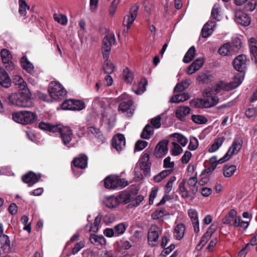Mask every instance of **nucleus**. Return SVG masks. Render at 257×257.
Returning a JSON list of instances; mask_svg holds the SVG:
<instances>
[{"mask_svg": "<svg viewBox=\"0 0 257 257\" xmlns=\"http://www.w3.org/2000/svg\"><path fill=\"white\" fill-rule=\"evenodd\" d=\"M243 77H235L234 81L232 83H225L221 82L219 84L211 87L206 88L204 91V97L202 99V106L208 108L218 103L219 99L216 96L221 90L229 91L238 86L242 82Z\"/></svg>", "mask_w": 257, "mask_h": 257, "instance_id": "1", "label": "nucleus"}, {"mask_svg": "<svg viewBox=\"0 0 257 257\" xmlns=\"http://www.w3.org/2000/svg\"><path fill=\"white\" fill-rule=\"evenodd\" d=\"M39 127L41 130L52 133L59 132L63 144L66 146L70 142L73 137V134L70 128L61 124L52 125L49 123L41 122L39 124Z\"/></svg>", "mask_w": 257, "mask_h": 257, "instance_id": "2", "label": "nucleus"}, {"mask_svg": "<svg viewBox=\"0 0 257 257\" xmlns=\"http://www.w3.org/2000/svg\"><path fill=\"white\" fill-rule=\"evenodd\" d=\"M9 102L19 107H30L33 105L29 90L12 93L8 97Z\"/></svg>", "mask_w": 257, "mask_h": 257, "instance_id": "3", "label": "nucleus"}, {"mask_svg": "<svg viewBox=\"0 0 257 257\" xmlns=\"http://www.w3.org/2000/svg\"><path fill=\"white\" fill-rule=\"evenodd\" d=\"M13 120L20 124H29L35 122L37 116L35 112L27 110L18 111L13 113Z\"/></svg>", "mask_w": 257, "mask_h": 257, "instance_id": "4", "label": "nucleus"}, {"mask_svg": "<svg viewBox=\"0 0 257 257\" xmlns=\"http://www.w3.org/2000/svg\"><path fill=\"white\" fill-rule=\"evenodd\" d=\"M48 91L51 98L55 100H61L66 95V91L63 86L56 81L50 83Z\"/></svg>", "mask_w": 257, "mask_h": 257, "instance_id": "5", "label": "nucleus"}, {"mask_svg": "<svg viewBox=\"0 0 257 257\" xmlns=\"http://www.w3.org/2000/svg\"><path fill=\"white\" fill-rule=\"evenodd\" d=\"M104 184L107 189H115L118 187H125L128 185V182L125 179L119 178L116 176L110 175L105 178Z\"/></svg>", "mask_w": 257, "mask_h": 257, "instance_id": "6", "label": "nucleus"}, {"mask_svg": "<svg viewBox=\"0 0 257 257\" xmlns=\"http://www.w3.org/2000/svg\"><path fill=\"white\" fill-rule=\"evenodd\" d=\"M115 42V36L113 34H107L104 37L101 47V52L103 58L109 57L111 46L114 45Z\"/></svg>", "mask_w": 257, "mask_h": 257, "instance_id": "7", "label": "nucleus"}, {"mask_svg": "<svg viewBox=\"0 0 257 257\" xmlns=\"http://www.w3.org/2000/svg\"><path fill=\"white\" fill-rule=\"evenodd\" d=\"M242 142L239 139H235L233 141L231 146L229 147L226 154L219 160V163H223L229 160L231 156L238 153L242 147Z\"/></svg>", "mask_w": 257, "mask_h": 257, "instance_id": "8", "label": "nucleus"}, {"mask_svg": "<svg viewBox=\"0 0 257 257\" xmlns=\"http://www.w3.org/2000/svg\"><path fill=\"white\" fill-rule=\"evenodd\" d=\"M162 232V227L157 225H152L148 234V240L150 244L155 245L160 234Z\"/></svg>", "mask_w": 257, "mask_h": 257, "instance_id": "9", "label": "nucleus"}, {"mask_svg": "<svg viewBox=\"0 0 257 257\" xmlns=\"http://www.w3.org/2000/svg\"><path fill=\"white\" fill-rule=\"evenodd\" d=\"M138 10V6L136 5L132 6L130 9L129 15L125 16L124 17L123 25L124 27L126 28V30L124 29V31L127 32L128 29L131 27L132 24L137 16Z\"/></svg>", "mask_w": 257, "mask_h": 257, "instance_id": "10", "label": "nucleus"}, {"mask_svg": "<svg viewBox=\"0 0 257 257\" xmlns=\"http://www.w3.org/2000/svg\"><path fill=\"white\" fill-rule=\"evenodd\" d=\"M112 145L117 152L121 151L125 145V140L124 136L121 134H117L114 136L112 140Z\"/></svg>", "mask_w": 257, "mask_h": 257, "instance_id": "11", "label": "nucleus"}, {"mask_svg": "<svg viewBox=\"0 0 257 257\" xmlns=\"http://www.w3.org/2000/svg\"><path fill=\"white\" fill-rule=\"evenodd\" d=\"M128 96L127 94H123L117 98L118 101L126 100V101H123L120 103L118 106L119 111H121L123 113L130 109L133 104V101L132 100L128 99Z\"/></svg>", "mask_w": 257, "mask_h": 257, "instance_id": "12", "label": "nucleus"}, {"mask_svg": "<svg viewBox=\"0 0 257 257\" xmlns=\"http://www.w3.org/2000/svg\"><path fill=\"white\" fill-rule=\"evenodd\" d=\"M41 177L40 174H36L33 172L30 171L22 177V180L24 182L28 184L29 187H31L39 181Z\"/></svg>", "mask_w": 257, "mask_h": 257, "instance_id": "13", "label": "nucleus"}, {"mask_svg": "<svg viewBox=\"0 0 257 257\" xmlns=\"http://www.w3.org/2000/svg\"><path fill=\"white\" fill-rule=\"evenodd\" d=\"M235 19L237 23L243 26H247L250 23V19L248 16L240 10L235 12Z\"/></svg>", "mask_w": 257, "mask_h": 257, "instance_id": "14", "label": "nucleus"}, {"mask_svg": "<svg viewBox=\"0 0 257 257\" xmlns=\"http://www.w3.org/2000/svg\"><path fill=\"white\" fill-rule=\"evenodd\" d=\"M246 57L241 54L237 56L233 61L234 69L238 71L242 72L246 67Z\"/></svg>", "mask_w": 257, "mask_h": 257, "instance_id": "15", "label": "nucleus"}, {"mask_svg": "<svg viewBox=\"0 0 257 257\" xmlns=\"http://www.w3.org/2000/svg\"><path fill=\"white\" fill-rule=\"evenodd\" d=\"M1 56L3 62L6 65V68L7 70H12L14 68V64L12 62V55L9 50L3 49L1 51Z\"/></svg>", "mask_w": 257, "mask_h": 257, "instance_id": "16", "label": "nucleus"}, {"mask_svg": "<svg viewBox=\"0 0 257 257\" xmlns=\"http://www.w3.org/2000/svg\"><path fill=\"white\" fill-rule=\"evenodd\" d=\"M121 197H122V196L106 197L104 198L102 201L103 204L106 207L108 208H114L119 205L120 203V198Z\"/></svg>", "mask_w": 257, "mask_h": 257, "instance_id": "17", "label": "nucleus"}, {"mask_svg": "<svg viewBox=\"0 0 257 257\" xmlns=\"http://www.w3.org/2000/svg\"><path fill=\"white\" fill-rule=\"evenodd\" d=\"M185 230L186 227L183 223L177 224L174 228V237L177 240H180L183 237Z\"/></svg>", "mask_w": 257, "mask_h": 257, "instance_id": "18", "label": "nucleus"}, {"mask_svg": "<svg viewBox=\"0 0 257 257\" xmlns=\"http://www.w3.org/2000/svg\"><path fill=\"white\" fill-rule=\"evenodd\" d=\"M73 163L76 168L84 169L87 165V158L85 155H80L73 160Z\"/></svg>", "mask_w": 257, "mask_h": 257, "instance_id": "19", "label": "nucleus"}, {"mask_svg": "<svg viewBox=\"0 0 257 257\" xmlns=\"http://www.w3.org/2000/svg\"><path fill=\"white\" fill-rule=\"evenodd\" d=\"M215 26L214 22L210 21L205 24L202 29V37L207 38L211 35Z\"/></svg>", "mask_w": 257, "mask_h": 257, "instance_id": "20", "label": "nucleus"}, {"mask_svg": "<svg viewBox=\"0 0 257 257\" xmlns=\"http://www.w3.org/2000/svg\"><path fill=\"white\" fill-rule=\"evenodd\" d=\"M204 61L202 58H197L188 67V73L192 74L198 70L203 65Z\"/></svg>", "mask_w": 257, "mask_h": 257, "instance_id": "21", "label": "nucleus"}, {"mask_svg": "<svg viewBox=\"0 0 257 257\" xmlns=\"http://www.w3.org/2000/svg\"><path fill=\"white\" fill-rule=\"evenodd\" d=\"M149 155L147 153H145L143 156H142L139 160L141 169L144 170L146 172H148L150 170L151 167V163L149 162Z\"/></svg>", "mask_w": 257, "mask_h": 257, "instance_id": "22", "label": "nucleus"}, {"mask_svg": "<svg viewBox=\"0 0 257 257\" xmlns=\"http://www.w3.org/2000/svg\"><path fill=\"white\" fill-rule=\"evenodd\" d=\"M168 152L167 143L161 142L156 146V155L157 157H162Z\"/></svg>", "mask_w": 257, "mask_h": 257, "instance_id": "23", "label": "nucleus"}, {"mask_svg": "<svg viewBox=\"0 0 257 257\" xmlns=\"http://www.w3.org/2000/svg\"><path fill=\"white\" fill-rule=\"evenodd\" d=\"M11 80L7 72L0 68V84L3 87L8 88L11 85Z\"/></svg>", "mask_w": 257, "mask_h": 257, "instance_id": "24", "label": "nucleus"}, {"mask_svg": "<svg viewBox=\"0 0 257 257\" xmlns=\"http://www.w3.org/2000/svg\"><path fill=\"white\" fill-rule=\"evenodd\" d=\"M190 98V95L188 93H183L172 96L170 99L169 102L174 103H178L181 102L185 101Z\"/></svg>", "mask_w": 257, "mask_h": 257, "instance_id": "25", "label": "nucleus"}, {"mask_svg": "<svg viewBox=\"0 0 257 257\" xmlns=\"http://www.w3.org/2000/svg\"><path fill=\"white\" fill-rule=\"evenodd\" d=\"M14 83L20 90H22L23 91L29 90L27 89L26 82L20 75H16L14 76Z\"/></svg>", "mask_w": 257, "mask_h": 257, "instance_id": "26", "label": "nucleus"}, {"mask_svg": "<svg viewBox=\"0 0 257 257\" xmlns=\"http://www.w3.org/2000/svg\"><path fill=\"white\" fill-rule=\"evenodd\" d=\"M190 112V109L188 106H180L177 108L175 114L177 118L182 120Z\"/></svg>", "mask_w": 257, "mask_h": 257, "instance_id": "27", "label": "nucleus"}, {"mask_svg": "<svg viewBox=\"0 0 257 257\" xmlns=\"http://www.w3.org/2000/svg\"><path fill=\"white\" fill-rule=\"evenodd\" d=\"M249 224V221H243L239 216L235 217L232 225L235 227H240L243 229H246Z\"/></svg>", "mask_w": 257, "mask_h": 257, "instance_id": "28", "label": "nucleus"}, {"mask_svg": "<svg viewBox=\"0 0 257 257\" xmlns=\"http://www.w3.org/2000/svg\"><path fill=\"white\" fill-rule=\"evenodd\" d=\"M224 140L225 138L223 137L216 138L208 151L212 153L216 151L222 146Z\"/></svg>", "mask_w": 257, "mask_h": 257, "instance_id": "29", "label": "nucleus"}, {"mask_svg": "<svg viewBox=\"0 0 257 257\" xmlns=\"http://www.w3.org/2000/svg\"><path fill=\"white\" fill-rule=\"evenodd\" d=\"M108 58L109 57L103 58L104 65L103 69L105 74H110L114 71V67Z\"/></svg>", "mask_w": 257, "mask_h": 257, "instance_id": "30", "label": "nucleus"}, {"mask_svg": "<svg viewBox=\"0 0 257 257\" xmlns=\"http://www.w3.org/2000/svg\"><path fill=\"white\" fill-rule=\"evenodd\" d=\"M21 62L22 67L24 69L30 73L33 72L34 66L33 64L28 60L26 57L24 56L22 58Z\"/></svg>", "mask_w": 257, "mask_h": 257, "instance_id": "31", "label": "nucleus"}, {"mask_svg": "<svg viewBox=\"0 0 257 257\" xmlns=\"http://www.w3.org/2000/svg\"><path fill=\"white\" fill-rule=\"evenodd\" d=\"M195 48L192 46L187 52L183 58V62L185 63L190 62L194 58L195 55Z\"/></svg>", "mask_w": 257, "mask_h": 257, "instance_id": "32", "label": "nucleus"}, {"mask_svg": "<svg viewBox=\"0 0 257 257\" xmlns=\"http://www.w3.org/2000/svg\"><path fill=\"white\" fill-rule=\"evenodd\" d=\"M170 137L174 138V141L180 143L183 147L185 146L188 143V139L180 134H173L170 135Z\"/></svg>", "mask_w": 257, "mask_h": 257, "instance_id": "33", "label": "nucleus"}, {"mask_svg": "<svg viewBox=\"0 0 257 257\" xmlns=\"http://www.w3.org/2000/svg\"><path fill=\"white\" fill-rule=\"evenodd\" d=\"M0 242L2 245V248L6 252L9 250L10 248V241L6 235L0 236Z\"/></svg>", "mask_w": 257, "mask_h": 257, "instance_id": "34", "label": "nucleus"}, {"mask_svg": "<svg viewBox=\"0 0 257 257\" xmlns=\"http://www.w3.org/2000/svg\"><path fill=\"white\" fill-rule=\"evenodd\" d=\"M153 128L150 124H147L144 128L141 133V137L143 139H148L153 134Z\"/></svg>", "mask_w": 257, "mask_h": 257, "instance_id": "35", "label": "nucleus"}, {"mask_svg": "<svg viewBox=\"0 0 257 257\" xmlns=\"http://www.w3.org/2000/svg\"><path fill=\"white\" fill-rule=\"evenodd\" d=\"M236 211L234 209H231L228 213L223 218L222 223L225 224L231 225V222L236 215Z\"/></svg>", "mask_w": 257, "mask_h": 257, "instance_id": "36", "label": "nucleus"}, {"mask_svg": "<svg viewBox=\"0 0 257 257\" xmlns=\"http://www.w3.org/2000/svg\"><path fill=\"white\" fill-rule=\"evenodd\" d=\"M209 162L210 165L208 168L205 169V172L207 174L212 172L216 168L217 164H220L216 156L210 158L209 160Z\"/></svg>", "mask_w": 257, "mask_h": 257, "instance_id": "37", "label": "nucleus"}, {"mask_svg": "<svg viewBox=\"0 0 257 257\" xmlns=\"http://www.w3.org/2000/svg\"><path fill=\"white\" fill-rule=\"evenodd\" d=\"M171 152L173 156H178L182 152V147L175 141L171 143Z\"/></svg>", "mask_w": 257, "mask_h": 257, "instance_id": "38", "label": "nucleus"}, {"mask_svg": "<svg viewBox=\"0 0 257 257\" xmlns=\"http://www.w3.org/2000/svg\"><path fill=\"white\" fill-rule=\"evenodd\" d=\"M122 76L124 81L127 83H131L134 79L133 73L128 68L123 70Z\"/></svg>", "mask_w": 257, "mask_h": 257, "instance_id": "39", "label": "nucleus"}, {"mask_svg": "<svg viewBox=\"0 0 257 257\" xmlns=\"http://www.w3.org/2000/svg\"><path fill=\"white\" fill-rule=\"evenodd\" d=\"M19 12L21 16H25L27 14V11L29 10L30 8L27 5L25 0H19Z\"/></svg>", "mask_w": 257, "mask_h": 257, "instance_id": "40", "label": "nucleus"}, {"mask_svg": "<svg viewBox=\"0 0 257 257\" xmlns=\"http://www.w3.org/2000/svg\"><path fill=\"white\" fill-rule=\"evenodd\" d=\"M54 19L56 22L62 25L65 26L67 24L68 19L67 17L61 14H55L53 15Z\"/></svg>", "mask_w": 257, "mask_h": 257, "instance_id": "41", "label": "nucleus"}, {"mask_svg": "<svg viewBox=\"0 0 257 257\" xmlns=\"http://www.w3.org/2000/svg\"><path fill=\"white\" fill-rule=\"evenodd\" d=\"M218 53L222 55H227L233 54L230 48V44L226 43L221 47L218 50Z\"/></svg>", "mask_w": 257, "mask_h": 257, "instance_id": "42", "label": "nucleus"}, {"mask_svg": "<svg viewBox=\"0 0 257 257\" xmlns=\"http://www.w3.org/2000/svg\"><path fill=\"white\" fill-rule=\"evenodd\" d=\"M172 171L170 170L162 171L154 177V180L156 182H161L164 178L169 176Z\"/></svg>", "mask_w": 257, "mask_h": 257, "instance_id": "43", "label": "nucleus"}, {"mask_svg": "<svg viewBox=\"0 0 257 257\" xmlns=\"http://www.w3.org/2000/svg\"><path fill=\"white\" fill-rule=\"evenodd\" d=\"M241 47V40L238 38H234L232 41L231 45H230V48L233 53H235L238 52V50L240 49Z\"/></svg>", "mask_w": 257, "mask_h": 257, "instance_id": "44", "label": "nucleus"}, {"mask_svg": "<svg viewBox=\"0 0 257 257\" xmlns=\"http://www.w3.org/2000/svg\"><path fill=\"white\" fill-rule=\"evenodd\" d=\"M186 180L183 179L179 185V190L181 196L183 198H187L189 197V192L186 189L185 185Z\"/></svg>", "mask_w": 257, "mask_h": 257, "instance_id": "45", "label": "nucleus"}, {"mask_svg": "<svg viewBox=\"0 0 257 257\" xmlns=\"http://www.w3.org/2000/svg\"><path fill=\"white\" fill-rule=\"evenodd\" d=\"M126 226L123 223H119L114 227L115 236H118L123 234L126 230Z\"/></svg>", "mask_w": 257, "mask_h": 257, "instance_id": "46", "label": "nucleus"}, {"mask_svg": "<svg viewBox=\"0 0 257 257\" xmlns=\"http://www.w3.org/2000/svg\"><path fill=\"white\" fill-rule=\"evenodd\" d=\"M191 118L194 122L199 124H205L207 122V119L205 116L200 115H192Z\"/></svg>", "mask_w": 257, "mask_h": 257, "instance_id": "47", "label": "nucleus"}, {"mask_svg": "<svg viewBox=\"0 0 257 257\" xmlns=\"http://www.w3.org/2000/svg\"><path fill=\"white\" fill-rule=\"evenodd\" d=\"M236 170V166L231 165L229 167H225L223 170V175L226 177L231 176Z\"/></svg>", "mask_w": 257, "mask_h": 257, "instance_id": "48", "label": "nucleus"}, {"mask_svg": "<svg viewBox=\"0 0 257 257\" xmlns=\"http://www.w3.org/2000/svg\"><path fill=\"white\" fill-rule=\"evenodd\" d=\"M220 7L219 4H216L214 5L211 11V18L216 20H219L218 17L219 16Z\"/></svg>", "mask_w": 257, "mask_h": 257, "instance_id": "49", "label": "nucleus"}, {"mask_svg": "<svg viewBox=\"0 0 257 257\" xmlns=\"http://www.w3.org/2000/svg\"><path fill=\"white\" fill-rule=\"evenodd\" d=\"M84 108L85 104L83 101L73 99L72 110H81Z\"/></svg>", "mask_w": 257, "mask_h": 257, "instance_id": "50", "label": "nucleus"}, {"mask_svg": "<svg viewBox=\"0 0 257 257\" xmlns=\"http://www.w3.org/2000/svg\"><path fill=\"white\" fill-rule=\"evenodd\" d=\"M210 237L211 236H209V233H205L202 237L200 242L197 245L196 248L197 249H201L206 244Z\"/></svg>", "mask_w": 257, "mask_h": 257, "instance_id": "51", "label": "nucleus"}, {"mask_svg": "<svg viewBox=\"0 0 257 257\" xmlns=\"http://www.w3.org/2000/svg\"><path fill=\"white\" fill-rule=\"evenodd\" d=\"M198 147V141L195 137H191L190 143L188 146V149L191 151L195 150Z\"/></svg>", "mask_w": 257, "mask_h": 257, "instance_id": "52", "label": "nucleus"}, {"mask_svg": "<svg viewBox=\"0 0 257 257\" xmlns=\"http://www.w3.org/2000/svg\"><path fill=\"white\" fill-rule=\"evenodd\" d=\"M85 246L84 241H81L79 242L76 243L74 246L72 248V252L73 254L77 253L79 252L81 249Z\"/></svg>", "mask_w": 257, "mask_h": 257, "instance_id": "53", "label": "nucleus"}, {"mask_svg": "<svg viewBox=\"0 0 257 257\" xmlns=\"http://www.w3.org/2000/svg\"><path fill=\"white\" fill-rule=\"evenodd\" d=\"M161 117L160 115L152 118L151 120V123L155 128H159L161 126Z\"/></svg>", "mask_w": 257, "mask_h": 257, "instance_id": "54", "label": "nucleus"}, {"mask_svg": "<svg viewBox=\"0 0 257 257\" xmlns=\"http://www.w3.org/2000/svg\"><path fill=\"white\" fill-rule=\"evenodd\" d=\"M148 145V143L145 141L139 140L135 144V149L138 151H142Z\"/></svg>", "mask_w": 257, "mask_h": 257, "instance_id": "55", "label": "nucleus"}, {"mask_svg": "<svg viewBox=\"0 0 257 257\" xmlns=\"http://www.w3.org/2000/svg\"><path fill=\"white\" fill-rule=\"evenodd\" d=\"M176 180V178L175 176H172L170 178L169 180L168 181V182H167L165 186V192L166 193H168L171 191L172 189L173 184L175 181Z\"/></svg>", "mask_w": 257, "mask_h": 257, "instance_id": "56", "label": "nucleus"}, {"mask_svg": "<svg viewBox=\"0 0 257 257\" xmlns=\"http://www.w3.org/2000/svg\"><path fill=\"white\" fill-rule=\"evenodd\" d=\"M73 99H68L65 101L61 105L62 109L72 110Z\"/></svg>", "mask_w": 257, "mask_h": 257, "instance_id": "57", "label": "nucleus"}, {"mask_svg": "<svg viewBox=\"0 0 257 257\" xmlns=\"http://www.w3.org/2000/svg\"><path fill=\"white\" fill-rule=\"evenodd\" d=\"M119 2L120 0H113L109 7V13L110 15H113L115 14Z\"/></svg>", "mask_w": 257, "mask_h": 257, "instance_id": "58", "label": "nucleus"}, {"mask_svg": "<svg viewBox=\"0 0 257 257\" xmlns=\"http://www.w3.org/2000/svg\"><path fill=\"white\" fill-rule=\"evenodd\" d=\"M21 220L22 223L25 225L24 227V229L30 232L31 226L30 224H28L29 218L27 216L24 215L22 217Z\"/></svg>", "mask_w": 257, "mask_h": 257, "instance_id": "59", "label": "nucleus"}, {"mask_svg": "<svg viewBox=\"0 0 257 257\" xmlns=\"http://www.w3.org/2000/svg\"><path fill=\"white\" fill-rule=\"evenodd\" d=\"M188 213L189 216L190 217L191 219L192 222L195 221V220H198V213L195 209H190L188 210Z\"/></svg>", "mask_w": 257, "mask_h": 257, "instance_id": "60", "label": "nucleus"}, {"mask_svg": "<svg viewBox=\"0 0 257 257\" xmlns=\"http://www.w3.org/2000/svg\"><path fill=\"white\" fill-rule=\"evenodd\" d=\"M80 30L78 31L79 36H82L85 32V22L84 20H80L78 23Z\"/></svg>", "mask_w": 257, "mask_h": 257, "instance_id": "61", "label": "nucleus"}, {"mask_svg": "<svg viewBox=\"0 0 257 257\" xmlns=\"http://www.w3.org/2000/svg\"><path fill=\"white\" fill-rule=\"evenodd\" d=\"M158 188L155 187L153 188L151 192L149 198V203L152 204L153 203L154 200L155 198L157 196V192H158Z\"/></svg>", "mask_w": 257, "mask_h": 257, "instance_id": "62", "label": "nucleus"}, {"mask_svg": "<svg viewBox=\"0 0 257 257\" xmlns=\"http://www.w3.org/2000/svg\"><path fill=\"white\" fill-rule=\"evenodd\" d=\"M192 154L191 152L189 151H186L184 155L182 157V162L183 164H187L191 157Z\"/></svg>", "mask_w": 257, "mask_h": 257, "instance_id": "63", "label": "nucleus"}, {"mask_svg": "<svg viewBox=\"0 0 257 257\" xmlns=\"http://www.w3.org/2000/svg\"><path fill=\"white\" fill-rule=\"evenodd\" d=\"M164 166L166 168H173L174 166L173 162H171V158L170 157H167L164 160Z\"/></svg>", "mask_w": 257, "mask_h": 257, "instance_id": "64", "label": "nucleus"}]
</instances>
